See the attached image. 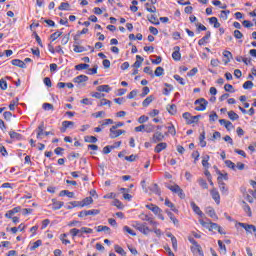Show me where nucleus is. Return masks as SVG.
<instances>
[{"label": "nucleus", "mask_w": 256, "mask_h": 256, "mask_svg": "<svg viewBox=\"0 0 256 256\" xmlns=\"http://www.w3.org/2000/svg\"><path fill=\"white\" fill-rule=\"evenodd\" d=\"M167 189H169L170 191H172V193H176L180 199H185V192H183V189H181V187L177 184L174 185H169L166 184Z\"/></svg>", "instance_id": "obj_1"}, {"label": "nucleus", "mask_w": 256, "mask_h": 256, "mask_svg": "<svg viewBox=\"0 0 256 256\" xmlns=\"http://www.w3.org/2000/svg\"><path fill=\"white\" fill-rule=\"evenodd\" d=\"M194 104L198 105L195 108L196 111H205V109H207V105H209V102H207V100H205L204 98H200L196 100Z\"/></svg>", "instance_id": "obj_2"}, {"label": "nucleus", "mask_w": 256, "mask_h": 256, "mask_svg": "<svg viewBox=\"0 0 256 256\" xmlns=\"http://www.w3.org/2000/svg\"><path fill=\"white\" fill-rule=\"evenodd\" d=\"M239 227H242L243 229H245L246 233H254V236L256 238V226L253 224H246V223H242L239 222L238 223Z\"/></svg>", "instance_id": "obj_3"}, {"label": "nucleus", "mask_w": 256, "mask_h": 256, "mask_svg": "<svg viewBox=\"0 0 256 256\" xmlns=\"http://www.w3.org/2000/svg\"><path fill=\"white\" fill-rule=\"evenodd\" d=\"M134 227H135V229L140 231V233H143V235H149V233H151V229H149V227H147L146 223L141 224V223L136 222Z\"/></svg>", "instance_id": "obj_4"}, {"label": "nucleus", "mask_w": 256, "mask_h": 256, "mask_svg": "<svg viewBox=\"0 0 256 256\" xmlns=\"http://www.w3.org/2000/svg\"><path fill=\"white\" fill-rule=\"evenodd\" d=\"M165 139V134L161 133L160 131H157L153 134L151 138L152 143H161Z\"/></svg>", "instance_id": "obj_5"}, {"label": "nucleus", "mask_w": 256, "mask_h": 256, "mask_svg": "<svg viewBox=\"0 0 256 256\" xmlns=\"http://www.w3.org/2000/svg\"><path fill=\"white\" fill-rule=\"evenodd\" d=\"M217 181H218V187L222 195H227V193H229V188H227V185L225 184V182L222 181L221 177H218Z\"/></svg>", "instance_id": "obj_6"}, {"label": "nucleus", "mask_w": 256, "mask_h": 256, "mask_svg": "<svg viewBox=\"0 0 256 256\" xmlns=\"http://www.w3.org/2000/svg\"><path fill=\"white\" fill-rule=\"evenodd\" d=\"M210 195L217 205L221 203V195H219V191L217 190V188H212L210 190Z\"/></svg>", "instance_id": "obj_7"}, {"label": "nucleus", "mask_w": 256, "mask_h": 256, "mask_svg": "<svg viewBox=\"0 0 256 256\" xmlns=\"http://www.w3.org/2000/svg\"><path fill=\"white\" fill-rule=\"evenodd\" d=\"M146 209H149L150 211H152V213H154V215H159V213L163 212V210H161V208H159V206H157L155 204L146 205Z\"/></svg>", "instance_id": "obj_8"}, {"label": "nucleus", "mask_w": 256, "mask_h": 256, "mask_svg": "<svg viewBox=\"0 0 256 256\" xmlns=\"http://www.w3.org/2000/svg\"><path fill=\"white\" fill-rule=\"evenodd\" d=\"M181 48L179 46H175L174 47V52L172 53V59H174V61H181Z\"/></svg>", "instance_id": "obj_9"}, {"label": "nucleus", "mask_w": 256, "mask_h": 256, "mask_svg": "<svg viewBox=\"0 0 256 256\" xmlns=\"http://www.w3.org/2000/svg\"><path fill=\"white\" fill-rule=\"evenodd\" d=\"M123 133H125V130H116V129H113V127L110 128V138L111 139H116V137L123 135Z\"/></svg>", "instance_id": "obj_10"}, {"label": "nucleus", "mask_w": 256, "mask_h": 256, "mask_svg": "<svg viewBox=\"0 0 256 256\" xmlns=\"http://www.w3.org/2000/svg\"><path fill=\"white\" fill-rule=\"evenodd\" d=\"M74 125H75V122H73V121H63L61 132L65 133V131H67V129L73 128Z\"/></svg>", "instance_id": "obj_11"}, {"label": "nucleus", "mask_w": 256, "mask_h": 256, "mask_svg": "<svg viewBox=\"0 0 256 256\" xmlns=\"http://www.w3.org/2000/svg\"><path fill=\"white\" fill-rule=\"evenodd\" d=\"M74 83H77L78 85H81V83H86V81H89V77L86 75H79L73 79Z\"/></svg>", "instance_id": "obj_12"}, {"label": "nucleus", "mask_w": 256, "mask_h": 256, "mask_svg": "<svg viewBox=\"0 0 256 256\" xmlns=\"http://www.w3.org/2000/svg\"><path fill=\"white\" fill-rule=\"evenodd\" d=\"M220 125H224V127L227 129V131H231V129L234 128L233 123L231 121L226 119H220L219 120Z\"/></svg>", "instance_id": "obj_13"}, {"label": "nucleus", "mask_w": 256, "mask_h": 256, "mask_svg": "<svg viewBox=\"0 0 256 256\" xmlns=\"http://www.w3.org/2000/svg\"><path fill=\"white\" fill-rule=\"evenodd\" d=\"M209 231H218L221 235H223V231L221 230V226L217 223L209 222Z\"/></svg>", "instance_id": "obj_14"}, {"label": "nucleus", "mask_w": 256, "mask_h": 256, "mask_svg": "<svg viewBox=\"0 0 256 256\" xmlns=\"http://www.w3.org/2000/svg\"><path fill=\"white\" fill-rule=\"evenodd\" d=\"M45 123L41 122L40 125L37 128V139H41L42 135H45Z\"/></svg>", "instance_id": "obj_15"}, {"label": "nucleus", "mask_w": 256, "mask_h": 256, "mask_svg": "<svg viewBox=\"0 0 256 256\" xmlns=\"http://www.w3.org/2000/svg\"><path fill=\"white\" fill-rule=\"evenodd\" d=\"M191 251L192 253H194V255L204 256L203 250L201 249V245L199 244L196 246H192Z\"/></svg>", "instance_id": "obj_16"}, {"label": "nucleus", "mask_w": 256, "mask_h": 256, "mask_svg": "<svg viewBox=\"0 0 256 256\" xmlns=\"http://www.w3.org/2000/svg\"><path fill=\"white\" fill-rule=\"evenodd\" d=\"M167 149V143L161 142L156 145L154 148L155 153H161V151H165Z\"/></svg>", "instance_id": "obj_17"}, {"label": "nucleus", "mask_w": 256, "mask_h": 256, "mask_svg": "<svg viewBox=\"0 0 256 256\" xmlns=\"http://www.w3.org/2000/svg\"><path fill=\"white\" fill-rule=\"evenodd\" d=\"M12 65H14L15 67H20L21 69H25V67H27V65L25 64L24 61L19 60V59H14L11 61Z\"/></svg>", "instance_id": "obj_18"}, {"label": "nucleus", "mask_w": 256, "mask_h": 256, "mask_svg": "<svg viewBox=\"0 0 256 256\" xmlns=\"http://www.w3.org/2000/svg\"><path fill=\"white\" fill-rule=\"evenodd\" d=\"M190 205L196 215H199V217H203V211H201V208H199V206H197L195 202H191Z\"/></svg>", "instance_id": "obj_19"}, {"label": "nucleus", "mask_w": 256, "mask_h": 256, "mask_svg": "<svg viewBox=\"0 0 256 256\" xmlns=\"http://www.w3.org/2000/svg\"><path fill=\"white\" fill-rule=\"evenodd\" d=\"M223 57H224L223 63H224V65H227V63H229L231 61L233 54H231V52L226 50L223 52Z\"/></svg>", "instance_id": "obj_20"}, {"label": "nucleus", "mask_w": 256, "mask_h": 256, "mask_svg": "<svg viewBox=\"0 0 256 256\" xmlns=\"http://www.w3.org/2000/svg\"><path fill=\"white\" fill-rule=\"evenodd\" d=\"M52 209L54 211H57L59 209H61V207H63V205H65V203L61 202V201H57L55 199L52 200Z\"/></svg>", "instance_id": "obj_21"}, {"label": "nucleus", "mask_w": 256, "mask_h": 256, "mask_svg": "<svg viewBox=\"0 0 256 256\" xmlns=\"http://www.w3.org/2000/svg\"><path fill=\"white\" fill-rule=\"evenodd\" d=\"M206 213L207 215H209V217H211V219H215L217 221V219H219V217L217 216V213H215V209L208 207L206 209Z\"/></svg>", "instance_id": "obj_22"}, {"label": "nucleus", "mask_w": 256, "mask_h": 256, "mask_svg": "<svg viewBox=\"0 0 256 256\" xmlns=\"http://www.w3.org/2000/svg\"><path fill=\"white\" fill-rule=\"evenodd\" d=\"M209 23L210 25H214L215 29H219V27H221V23H219V20L217 19V17L209 18Z\"/></svg>", "instance_id": "obj_23"}, {"label": "nucleus", "mask_w": 256, "mask_h": 256, "mask_svg": "<svg viewBox=\"0 0 256 256\" xmlns=\"http://www.w3.org/2000/svg\"><path fill=\"white\" fill-rule=\"evenodd\" d=\"M97 91L100 93H109V91H111V87H109V85H100L97 87Z\"/></svg>", "instance_id": "obj_24"}, {"label": "nucleus", "mask_w": 256, "mask_h": 256, "mask_svg": "<svg viewBox=\"0 0 256 256\" xmlns=\"http://www.w3.org/2000/svg\"><path fill=\"white\" fill-rule=\"evenodd\" d=\"M143 61H144L143 57H141L140 55H137L136 56V61L133 64V67H136V69H139V67H141Z\"/></svg>", "instance_id": "obj_25"}, {"label": "nucleus", "mask_w": 256, "mask_h": 256, "mask_svg": "<svg viewBox=\"0 0 256 256\" xmlns=\"http://www.w3.org/2000/svg\"><path fill=\"white\" fill-rule=\"evenodd\" d=\"M211 39V32L208 31L206 35L198 41V45H205L206 41Z\"/></svg>", "instance_id": "obj_26"}, {"label": "nucleus", "mask_w": 256, "mask_h": 256, "mask_svg": "<svg viewBox=\"0 0 256 256\" xmlns=\"http://www.w3.org/2000/svg\"><path fill=\"white\" fill-rule=\"evenodd\" d=\"M166 213H167L169 219L172 220L174 225H179V220L177 218H175V215L171 211L166 210Z\"/></svg>", "instance_id": "obj_27"}, {"label": "nucleus", "mask_w": 256, "mask_h": 256, "mask_svg": "<svg viewBox=\"0 0 256 256\" xmlns=\"http://www.w3.org/2000/svg\"><path fill=\"white\" fill-rule=\"evenodd\" d=\"M150 191H152V193H155V195H161V189H159V185L157 184H152L150 187Z\"/></svg>", "instance_id": "obj_28"}, {"label": "nucleus", "mask_w": 256, "mask_h": 256, "mask_svg": "<svg viewBox=\"0 0 256 256\" xmlns=\"http://www.w3.org/2000/svg\"><path fill=\"white\" fill-rule=\"evenodd\" d=\"M70 235H71L72 237H77V235H78V237H83V234H81V230H80V229H77V228L71 229V230H70Z\"/></svg>", "instance_id": "obj_29"}, {"label": "nucleus", "mask_w": 256, "mask_h": 256, "mask_svg": "<svg viewBox=\"0 0 256 256\" xmlns=\"http://www.w3.org/2000/svg\"><path fill=\"white\" fill-rule=\"evenodd\" d=\"M167 129H168V133L173 137L177 135V130L175 129V126L172 123H170L169 126H167Z\"/></svg>", "instance_id": "obj_30"}, {"label": "nucleus", "mask_w": 256, "mask_h": 256, "mask_svg": "<svg viewBox=\"0 0 256 256\" xmlns=\"http://www.w3.org/2000/svg\"><path fill=\"white\" fill-rule=\"evenodd\" d=\"M165 205H166V207H169L174 213H178L179 212V210H177V208H175V204L170 202L169 199L165 200Z\"/></svg>", "instance_id": "obj_31"}, {"label": "nucleus", "mask_w": 256, "mask_h": 256, "mask_svg": "<svg viewBox=\"0 0 256 256\" xmlns=\"http://www.w3.org/2000/svg\"><path fill=\"white\" fill-rule=\"evenodd\" d=\"M65 195H66L67 197H69L70 199H73V197L75 196V193L69 192V190H62V191L60 192V197H65Z\"/></svg>", "instance_id": "obj_32"}, {"label": "nucleus", "mask_w": 256, "mask_h": 256, "mask_svg": "<svg viewBox=\"0 0 256 256\" xmlns=\"http://www.w3.org/2000/svg\"><path fill=\"white\" fill-rule=\"evenodd\" d=\"M200 147H207V142L205 141V131H203L199 136Z\"/></svg>", "instance_id": "obj_33"}, {"label": "nucleus", "mask_w": 256, "mask_h": 256, "mask_svg": "<svg viewBox=\"0 0 256 256\" xmlns=\"http://www.w3.org/2000/svg\"><path fill=\"white\" fill-rule=\"evenodd\" d=\"M167 111L170 115H175L177 113V106L175 104L167 106Z\"/></svg>", "instance_id": "obj_34"}, {"label": "nucleus", "mask_w": 256, "mask_h": 256, "mask_svg": "<svg viewBox=\"0 0 256 256\" xmlns=\"http://www.w3.org/2000/svg\"><path fill=\"white\" fill-rule=\"evenodd\" d=\"M114 250L116 251V253H118L119 255H122V256H126L127 255V252H125V250L119 246V245H115L114 246Z\"/></svg>", "instance_id": "obj_35"}, {"label": "nucleus", "mask_w": 256, "mask_h": 256, "mask_svg": "<svg viewBox=\"0 0 256 256\" xmlns=\"http://www.w3.org/2000/svg\"><path fill=\"white\" fill-rule=\"evenodd\" d=\"M153 96H148L143 102L142 105L143 107H149V105H151V103H153Z\"/></svg>", "instance_id": "obj_36"}, {"label": "nucleus", "mask_w": 256, "mask_h": 256, "mask_svg": "<svg viewBox=\"0 0 256 256\" xmlns=\"http://www.w3.org/2000/svg\"><path fill=\"white\" fill-rule=\"evenodd\" d=\"M145 133H153L155 131V125L153 124H146L144 127Z\"/></svg>", "instance_id": "obj_37"}, {"label": "nucleus", "mask_w": 256, "mask_h": 256, "mask_svg": "<svg viewBox=\"0 0 256 256\" xmlns=\"http://www.w3.org/2000/svg\"><path fill=\"white\" fill-rule=\"evenodd\" d=\"M228 117L231 119V121H237V119H239V115L235 113V111H229Z\"/></svg>", "instance_id": "obj_38"}, {"label": "nucleus", "mask_w": 256, "mask_h": 256, "mask_svg": "<svg viewBox=\"0 0 256 256\" xmlns=\"http://www.w3.org/2000/svg\"><path fill=\"white\" fill-rule=\"evenodd\" d=\"M43 245V241L37 240L33 243V245L30 247V251H35V249H38V247H41Z\"/></svg>", "instance_id": "obj_39"}, {"label": "nucleus", "mask_w": 256, "mask_h": 256, "mask_svg": "<svg viewBox=\"0 0 256 256\" xmlns=\"http://www.w3.org/2000/svg\"><path fill=\"white\" fill-rule=\"evenodd\" d=\"M91 203H93V198L86 197L85 199L82 200V207H87V205H91Z\"/></svg>", "instance_id": "obj_40"}, {"label": "nucleus", "mask_w": 256, "mask_h": 256, "mask_svg": "<svg viewBox=\"0 0 256 256\" xmlns=\"http://www.w3.org/2000/svg\"><path fill=\"white\" fill-rule=\"evenodd\" d=\"M9 135H10L11 139H17V141H20V139H21V134L15 132V131H10Z\"/></svg>", "instance_id": "obj_41"}, {"label": "nucleus", "mask_w": 256, "mask_h": 256, "mask_svg": "<svg viewBox=\"0 0 256 256\" xmlns=\"http://www.w3.org/2000/svg\"><path fill=\"white\" fill-rule=\"evenodd\" d=\"M69 7H70L69 3H67V2H62V3L60 4V6L58 7V9H59V11H68V10H69Z\"/></svg>", "instance_id": "obj_42"}, {"label": "nucleus", "mask_w": 256, "mask_h": 256, "mask_svg": "<svg viewBox=\"0 0 256 256\" xmlns=\"http://www.w3.org/2000/svg\"><path fill=\"white\" fill-rule=\"evenodd\" d=\"M163 73H165V69H163V67L159 66L156 68L154 75L156 77H161V75H163Z\"/></svg>", "instance_id": "obj_43"}, {"label": "nucleus", "mask_w": 256, "mask_h": 256, "mask_svg": "<svg viewBox=\"0 0 256 256\" xmlns=\"http://www.w3.org/2000/svg\"><path fill=\"white\" fill-rule=\"evenodd\" d=\"M61 35H63V32L56 31L50 35V39H52V41H56L59 39V37H61Z\"/></svg>", "instance_id": "obj_44"}, {"label": "nucleus", "mask_w": 256, "mask_h": 256, "mask_svg": "<svg viewBox=\"0 0 256 256\" xmlns=\"http://www.w3.org/2000/svg\"><path fill=\"white\" fill-rule=\"evenodd\" d=\"M123 231H125L129 235H132V237H135L137 235V233H135V231H133V229H131L129 226H124Z\"/></svg>", "instance_id": "obj_45"}, {"label": "nucleus", "mask_w": 256, "mask_h": 256, "mask_svg": "<svg viewBox=\"0 0 256 256\" xmlns=\"http://www.w3.org/2000/svg\"><path fill=\"white\" fill-rule=\"evenodd\" d=\"M225 165L226 167H228L229 169H232L233 171H235L236 169L235 163H233V161L231 160H225Z\"/></svg>", "instance_id": "obj_46"}, {"label": "nucleus", "mask_w": 256, "mask_h": 256, "mask_svg": "<svg viewBox=\"0 0 256 256\" xmlns=\"http://www.w3.org/2000/svg\"><path fill=\"white\" fill-rule=\"evenodd\" d=\"M84 51H87V49H85V47L80 46V45H74L75 53H83Z\"/></svg>", "instance_id": "obj_47"}, {"label": "nucleus", "mask_w": 256, "mask_h": 256, "mask_svg": "<svg viewBox=\"0 0 256 256\" xmlns=\"http://www.w3.org/2000/svg\"><path fill=\"white\" fill-rule=\"evenodd\" d=\"M198 183L202 189H209V185H207V181H205L203 178H200L198 180Z\"/></svg>", "instance_id": "obj_48"}, {"label": "nucleus", "mask_w": 256, "mask_h": 256, "mask_svg": "<svg viewBox=\"0 0 256 256\" xmlns=\"http://www.w3.org/2000/svg\"><path fill=\"white\" fill-rule=\"evenodd\" d=\"M144 221H148L149 225H152V227H157V222L147 215L145 216Z\"/></svg>", "instance_id": "obj_49"}, {"label": "nucleus", "mask_w": 256, "mask_h": 256, "mask_svg": "<svg viewBox=\"0 0 256 256\" xmlns=\"http://www.w3.org/2000/svg\"><path fill=\"white\" fill-rule=\"evenodd\" d=\"M104 105H108L109 107H111V101L107 100L105 98L100 100V103L98 104L99 107H104Z\"/></svg>", "instance_id": "obj_50"}, {"label": "nucleus", "mask_w": 256, "mask_h": 256, "mask_svg": "<svg viewBox=\"0 0 256 256\" xmlns=\"http://www.w3.org/2000/svg\"><path fill=\"white\" fill-rule=\"evenodd\" d=\"M76 71H83V69H89V64H78L75 66Z\"/></svg>", "instance_id": "obj_51"}, {"label": "nucleus", "mask_w": 256, "mask_h": 256, "mask_svg": "<svg viewBox=\"0 0 256 256\" xmlns=\"http://www.w3.org/2000/svg\"><path fill=\"white\" fill-rule=\"evenodd\" d=\"M85 141H86V143H97V137H95V136H86Z\"/></svg>", "instance_id": "obj_52"}, {"label": "nucleus", "mask_w": 256, "mask_h": 256, "mask_svg": "<svg viewBox=\"0 0 256 256\" xmlns=\"http://www.w3.org/2000/svg\"><path fill=\"white\" fill-rule=\"evenodd\" d=\"M0 89H2V91H7V80L5 79H0Z\"/></svg>", "instance_id": "obj_53"}, {"label": "nucleus", "mask_w": 256, "mask_h": 256, "mask_svg": "<svg viewBox=\"0 0 256 256\" xmlns=\"http://www.w3.org/2000/svg\"><path fill=\"white\" fill-rule=\"evenodd\" d=\"M19 103V98H16V100H12L9 105L10 111H15V105Z\"/></svg>", "instance_id": "obj_54"}, {"label": "nucleus", "mask_w": 256, "mask_h": 256, "mask_svg": "<svg viewBox=\"0 0 256 256\" xmlns=\"http://www.w3.org/2000/svg\"><path fill=\"white\" fill-rule=\"evenodd\" d=\"M148 21H150V23H152L153 25H159V20L157 19V17H155V15H151L148 18Z\"/></svg>", "instance_id": "obj_55"}, {"label": "nucleus", "mask_w": 256, "mask_h": 256, "mask_svg": "<svg viewBox=\"0 0 256 256\" xmlns=\"http://www.w3.org/2000/svg\"><path fill=\"white\" fill-rule=\"evenodd\" d=\"M83 233L91 234V233H93V229L87 228V227H82L80 229V235H83Z\"/></svg>", "instance_id": "obj_56"}, {"label": "nucleus", "mask_w": 256, "mask_h": 256, "mask_svg": "<svg viewBox=\"0 0 256 256\" xmlns=\"http://www.w3.org/2000/svg\"><path fill=\"white\" fill-rule=\"evenodd\" d=\"M117 146H106L103 148L104 155H109L111 153V149H115Z\"/></svg>", "instance_id": "obj_57"}, {"label": "nucleus", "mask_w": 256, "mask_h": 256, "mask_svg": "<svg viewBox=\"0 0 256 256\" xmlns=\"http://www.w3.org/2000/svg\"><path fill=\"white\" fill-rule=\"evenodd\" d=\"M183 119H185L187 125H189V121H191V113L189 112H185L182 115Z\"/></svg>", "instance_id": "obj_58"}, {"label": "nucleus", "mask_w": 256, "mask_h": 256, "mask_svg": "<svg viewBox=\"0 0 256 256\" xmlns=\"http://www.w3.org/2000/svg\"><path fill=\"white\" fill-rule=\"evenodd\" d=\"M224 89L228 93H235V89H233V85L231 84H225Z\"/></svg>", "instance_id": "obj_59"}, {"label": "nucleus", "mask_w": 256, "mask_h": 256, "mask_svg": "<svg viewBox=\"0 0 256 256\" xmlns=\"http://www.w3.org/2000/svg\"><path fill=\"white\" fill-rule=\"evenodd\" d=\"M102 231H111V228H109V226H98L97 233H101Z\"/></svg>", "instance_id": "obj_60"}, {"label": "nucleus", "mask_w": 256, "mask_h": 256, "mask_svg": "<svg viewBox=\"0 0 256 256\" xmlns=\"http://www.w3.org/2000/svg\"><path fill=\"white\" fill-rule=\"evenodd\" d=\"M42 107L45 111H53V104L51 103H44Z\"/></svg>", "instance_id": "obj_61"}, {"label": "nucleus", "mask_w": 256, "mask_h": 256, "mask_svg": "<svg viewBox=\"0 0 256 256\" xmlns=\"http://www.w3.org/2000/svg\"><path fill=\"white\" fill-rule=\"evenodd\" d=\"M174 79L175 81H178V83H180V85H185V80L183 78H181V76L179 75H174Z\"/></svg>", "instance_id": "obj_62"}, {"label": "nucleus", "mask_w": 256, "mask_h": 256, "mask_svg": "<svg viewBox=\"0 0 256 256\" xmlns=\"http://www.w3.org/2000/svg\"><path fill=\"white\" fill-rule=\"evenodd\" d=\"M243 89H253V83L251 81H246L243 84Z\"/></svg>", "instance_id": "obj_63"}, {"label": "nucleus", "mask_w": 256, "mask_h": 256, "mask_svg": "<svg viewBox=\"0 0 256 256\" xmlns=\"http://www.w3.org/2000/svg\"><path fill=\"white\" fill-rule=\"evenodd\" d=\"M234 37H235V39H243V33H241V31H239V30H235Z\"/></svg>", "instance_id": "obj_64"}]
</instances>
